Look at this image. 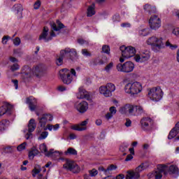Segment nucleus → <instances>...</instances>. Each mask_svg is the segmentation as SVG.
Wrapping results in <instances>:
<instances>
[{
	"mask_svg": "<svg viewBox=\"0 0 179 179\" xmlns=\"http://www.w3.org/2000/svg\"><path fill=\"white\" fill-rule=\"evenodd\" d=\"M128 149V145H122L120 147V152H125Z\"/></svg>",
	"mask_w": 179,
	"mask_h": 179,
	"instance_id": "54",
	"label": "nucleus"
},
{
	"mask_svg": "<svg viewBox=\"0 0 179 179\" xmlns=\"http://www.w3.org/2000/svg\"><path fill=\"white\" fill-rule=\"evenodd\" d=\"M122 27H131V24L128 22L122 23L121 24Z\"/></svg>",
	"mask_w": 179,
	"mask_h": 179,
	"instance_id": "62",
	"label": "nucleus"
},
{
	"mask_svg": "<svg viewBox=\"0 0 179 179\" xmlns=\"http://www.w3.org/2000/svg\"><path fill=\"white\" fill-rule=\"evenodd\" d=\"M133 159H134V157L132 156V155H128L124 160H125V162H129L130 160H132Z\"/></svg>",
	"mask_w": 179,
	"mask_h": 179,
	"instance_id": "57",
	"label": "nucleus"
},
{
	"mask_svg": "<svg viewBox=\"0 0 179 179\" xmlns=\"http://www.w3.org/2000/svg\"><path fill=\"white\" fill-rule=\"evenodd\" d=\"M34 152H38V150L34 149L29 152V159H34Z\"/></svg>",
	"mask_w": 179,
	"mask_h": 179,
	"instance_id": "50",
	"label": "nucleus"
},
{
	"mask_svg": "<svg viewBox=\"0 0 179 179\" xmlns=\"http://www.w3.org/2000/svg\"><path fill=\"white\" fill-rule=\"evenodd\" d=\"M46 156H48V157H59L60 155L59 152H53V150H51L49 152L46 153Z\"/></svg>",
	"mask_w": 179,
	"mask_h": 179,
	"instance_id": "29",
	"label": "nucleus"
},
{
	"mask_svg": "<svg viewBox=\"0 0 179 179\" xmlns=\"http://www.w3.org/2000/svg\"><path fill=\"white\" fill-rule=\"evenodd\" d=\"M36 127L37 124H36V120L34 119H31L28 124V132L25 135L26 139L28 140L33 138V134H31V132H34Z\"/></svg>",
	"mask_w": 179,
	"mask_h": 179,
	"instance_id": "14",
	"label": "nucleus"
},
{
	"mask_svg": "<svg viewBox=\"0 0 179 179\" xmlns=\"http://www.w3.org/2000/svg\"><path fill=\"white\" fill-rule=\"evenodd\" d=\"M166 46L169 47V48H171V50H176V48H177V45L171 44L170 41H167L166 42Z\"/></svg>",
	"mask_w": 179,
	"mask_h": 179,
	"instance_id": "42",
	"label": "nucleus"
},
{
	"mask_svg": "<svg viewBox=\"0 0 179 179\" xmlns=\"http://www.w3.org/2000/svg\"><path fill=\"white\" fill-rule=\"evenodd\" d=\"M81 52L84 57H92V53L87 49H83Z\"/></svg>",
	"mask_w": 179,
	"mask_h": 179,
	"instance_id": "40",
	"label": "nucleus"
},
{
	"mask_svg": "<svg viewBox=\"0 0 179 179\" xmlns=\"http://www.w3.org/2000/svg\"><path fill=\"white\" fill-rule=\"evenodd\" d=\"M102 52L110 55V46L108 45H103L102 46Z\"/></svg>",
	"mask_w": 179,
	"mask_h": 179,
	"instance_id": "36",
	"label": "nucleus"
},
{
	"mask_svg": "<svg viewBox=\"0 0 179 179\" xmlns=\"http://www.w3.org/2000/svg\"><path fill=\"white\" fill-rule=\"evenodd\" d=\"M26 145H27L26 142L22 143L17 147V150H18V152H22V150H24L26 149Z\"/></svg>",
	"mask_w": 179,
	"mask_h": 179,
	"instance_id": "39",
	"label": "nucleus"
},
{
	"mask_svg": "<svg viewBox=\"0 0 179 179\" xmlns=\"http://www.w3.org/2000/svg\"><path fill=\"white\" fill-rule=\"evenodd\" d=\"M54 117L51 114H43L41 117H38V121H39V125L41 128H44V131H45V125L47 124L48 121H52Z\"/></svg>",
	"mask_w": 179,
	"mask_h": 179,
	"instance_id": "13",
	"label": "nucleus"
},
{
	"mask_svg": "<svg viewBox=\"0 0 179 179\" xmlns=\"http://www.w3.org/2000/svg\"><path fill=\"white\" fill-rule=\"evenodd\" d=\"M40 171H41V169L40 168V166L35 167L33 170H32V176L33 177H36V176H37V174H39Z\"/></svg>",
	"mask_w": 179,
	"mask_h": 179,
	"instance_id": "38",
	"label": "nucleus"
},
{
	"mask_svg": "<svg viewBox=\"0 0 179 179\" xmlns=\"http://www.w3.org/2000/svg\"><path fill=\"white\" fill-rule=\"evenodd\" d=\"M26 103L28 104L31 111H35V110H37V99L34 96L27 97L26 99Z\"/></svg>",
	"mask_w": 179,
	"mask_h": 179,
	"instance_id": "15",
	"label": "nucleus"
},
{
	"mask_svg": "<svg viewBox=\"0 0 179 179\" xmlns=\"http://www.w3.org/2000/svg\"><path fill=\"white\" fill-rule=\"evenodd\" d=\"M63 167L67 170V171H72V173H79V171H80L79 166L71 160H66Z\"/></svg>",
	"mask_w": 179,
	"mask_h": 179,
	"instance_id": "11",
	"label": "nucleus"
},
{
	"mask_svg": "<svg viewBox=\"0 0 179 179\" xmlns=\"http://www.w3.org/2000/svg\"><path fill=\"white\" fill-rule=\"evenodd\" d=\"M87 120L83 121L80 124H76L74 126H72V129H74V131H85L86 129V125H87Z\"/></svg>",
	"mask_w": 179,
	"mask_h": 179,
	"instance_id": "19",
	"label": "nucleus"
},
{
	"mask_svg": "<svg viewBox=\"0 0 179 179\" xmlns=\"http://www.w3.org/2000/svg\"><path fill=\"white\" fill-rule=\"evenodd\" d=\"M140 124L143 131H152L153 129V120L150 117H143Z\"/></svg>",
	"mask_w": 179,
	"mask_h": 179,
	"instance_id": "10",
	"label": "nucleus"
},
{
	"mask_svg": "<svg viewBox=\"0 0 179 179\" xmlns=\"http://www.w3.org/2000/svg\"><path fill=\"white\" fill-rule=\"evenodd\" d=\"M89 93L83 90V88H79V92L77 94V99H86L89 100Z\"/></svg>",
	"mask_w": 179,
	"mask_h": 179,
	"instance_id": "20",
	"label": "nucleus"
},
{
	"mask_svg": "<svg viewBox=\"0 0 179 179\" xmlns=\"http://www.w3.org/2000/svg\"><path fill=\"white\" fill-rule=\"evenodd\" d=\"M55 22H51V31H50V36L47 37L48 36V27H45L43 28V31L39 36V40H44L45 42L50 41V40H52V37H55V32L54 31H59L62 29H65V25L62 24L59 20H57Z\"/></svg>",
	"mask_w": 179,
	"mask_h": 179,
	"instance_id": "1",
	"label": "nucleus"
},
{
	"mask_svg": "<svg viewBox=\"0 0 179 179\" xmlns=\"http://www.w3.org/2000/svg\"><path fill=\"white\" fill-rule=\"evenodd\" d=\"M13 83H14V86L15 87V89H17L19 86V81L17 80H12Z\"/></svg>",
	"mask_w": 179,
	"mask_h": 179,
	"instance_id": "58",
	"label": "nucleus"
},
{
	"mask_svg": "<svg viewBox=\"0 0 179 179\" xmlns=\"http://www.w3.org/2000/svg\"><path fill=\"white\" fill-rule=\"evenodd\" d=\"M175 129H176L179 132V122H178L175 127H173Z\"/></svg>",
	"mask_w": 179,
	"mask_h": 179,
	"instance_id": "64",
	"label": "nucleus"
},
{
	"mask_svg": "<svg viewBox=\"0 0 179 179\" xmlns=\"http://www.w3.org/2000/svg\"><path fill=\"white\" fill-rule=\"evenodd\" d=\"M141 177L139 172L136 171H128V174L126 176V179H138Z\"/></svg>",
	"mask_w": 179,
	"mask_h": 179,
	"instance_id": "25",
	"label": "nucleus"
},
{
	"mask_svg": "<svg viewBox=\"0 0 179 179\" xmlns=\"http://www.w3.org/2000/svg\"><path fill=\"white\" fill-rule=\"evenodd\" d=\"M58 90H59V92H65V90H66V87H65L61 85V86H59V87H58Z\"/></svg>",
	"mask_w": 179,
	"mask_h": 179,
	"instance_id": "60",
	"label": "nucleus"
},
{
	"mask_svg": "<svg viewBox=\"0 0 179 179\" xmlns=\"http://www.w3.org/2000/svg\"><path fill=\"white\" fill-rule=\"evenodd\" d=\"M114 66V63L110 62L109 63L106 67H105V71L106 72H110V70Z\"/></svg>",
	"mask_w": 179,
	"mask_h": 179,
	"instance_id": "44",
	"label": "nucleus"
},
{
	"mask_svg": "<svg viewBox=\"0 0 179 179\" xmlns=\"http://www.w3.org/2000/svg\"><path fill=\"white\" fill-rule=\"evenodd\" d=\"M116 169H117V166H115L114 164H111L106 169H104V171L105 173H107V171H113V170H115Z\"/></svg>",
	"mask_w": 179,
	"mask_h": 179,
	"instance_id": "41",
	"label": "nucleus"
},
{
	"mask_svg": "<svg viewBox=\"0 0 179 179\" xmlns=\"http://www.w3.org/2000/svg\"><path fill=\"white\" fill-rule=\"evenodd\" d=\"M39 149L41 153H45V156H47V153L50 152V151L47 150V145H45V143L41 144L39 146Z\"/></svg>",
	"mask_w": 179,
	"mask_h": 179,
	"instance_id": "31",
	"label": "nucleus"
},
{
	"mask_svg": "<svg viewBox=\"0 0 179 179\" xmlns=\"http://www.w3.org/2000/svg\"><path fill=\"white\" fill-rule=\"evenodd\" d=\"M94 3H92L91 6H88V8L87 10V16L88 17H92V16H94V15H96V10Z\"/></svg>",
	"mask_w": 179,
	"mask_h": 179,
	"instance_id": "27",
	"label": "nucleus"
},
{
	"mask_svg": "<svg viewBox=\"0 0 179 179\" xmlns=\"http://www.w3.org/2000/svg\"><path fill=\"white\" fill-rule=\"evenodd\" d=\"M68 54V52L66 51V48L64 50H62L60 51L59 56H57L56 64L59 66L62 65L64 64V58H65V56Z\"/></svg>",
	"mask_w": 179,
	"mask_h": 179,
	"instance_id": "18",
	"label": "nucleus"
},
{
	"mask_svg": "<svg viewBox=\"0 0 179 179\" xmlns=\"http://www.w3.org/2000/svg\"><path fill=\"white\" fill-rule=\"evenodd\" d=\"M173 34L175 36H177L178 37H179V29H173Z\"/></svg>",
	"mask_w": 179,
	"mask_h": 179,
	"instance_id": "61",
	"label": "nucleus"
},
{
	"mask_svg": "<svg viewBox=\"0 0 179 179\" xmlns=\"http://www.w3.org/2000/svg\"><path fill=\"white\" fill-rule=\"evenodd\" d=\"M139 34L140 36H148V31H146L145 29H143L139 31Z\"/></svg>",
	"mask_w": 179,
	"mask_h": 179,
	"instance_id": "52",
	"label": "nucleus"
},
{
	"mask_svg": "<svg viewBox=\"0 0 179 179\" xmlns=\"http://www.w3.org/2000/svg\"><path fill=\"white\" fill-rule=\"evenodd\" d=\"M167 166L165 164H159L157 165V170L155 171L154 176L155 179H160L163 177L162 173H164Z\"/></svg>",
	"mask_w": 179,
	"mask_h": 179,
	"instance_id": "16",
	"label": "nucleus"
},
{
	"mask_svg": "<svg viewBox=\"0 0 179 179\" xmlns=\"http://www.w3.org/2000/svg\"><path fill=\"white\" fill-rule=\"evenodd\" d=\"M76 108L79 113H86L87 108H89V104L87 102L83 101L79 103H76Z\"/></svg>",
	"mask_w": 179,
	"mask_h": 179,
	"instance_id": "17",
	"label": "nucleus"
},
{
	"mask_svg": "<svg viewBox=\"0 0 179 179\" xmlns=\"http://www.w3.org/2000/svg\"><path fill=\"white\" fill-rule=\"evenodd\" d=\"M99 92L101 94H103L104 97H111L113 96V93L109 92L108 90L105 86H101L99 87Z\"/></svg>",
	"mask_w": 179,
	"mask_h": 179,
	"instance_id": "26",
	"label": "nucleus"
},
{
	"mask_svg": "<svg viewBox=\"0 0 179 179\" xmlns=\"http://www.w3.org/2000/svg\"><path fill=\"white\" fill-rule=\"evenodd\" d=\"M19 68H20L19 64H14L13 66H11L10 69L13 72H15V71H17Z\"/></svg>",
	"mask_w": 179,
	"mask_h": 179,
	"instance_id": "48",
	"label": "nucleus"
},
{
	"mask_svg": "<svg viewBox=\"0 0 179 179\" xmlns=\"http://www.w3.org/2000/svg\"><path fill=\"white\" fill-rule=\"evenodd\" d=\"M36 135L38 136V141H43L48 136V131H41V129L40 128H38L36 130Z\"/></svg>",
	"mask_w": 179,
	"mask_h": 179,
	"instance_id": "23",
	"label": "nucleus"
},
{
	"mask_svg": "<svg viewBox=\"0 0 179 179\" xmlns=\"http://www.w3.org/2000/svg\"><path fill=\"white\" fill-rule=\"evenodd\" d=\"M179 132L173 127L169 132L168 139H173V138H176Z\"/></svg>",
	"mask_w": 179,
	"mask_h": 179,
	"instance_id": "28",
	"label": "nucleus"
},
{
	"mask_svg": "<svg viewBox=\"0 0 179 179\" xmlns=\"http://www.w3.org/2000/svg\"><path fill=\"white\" fill-rule=\"evenodd\" d=\"M113 115H112L110 113H106V120H111V118H113Z\"/></svg>",
	"mask_w": 179,
	"mask_h": 179,
	"instance_id": "59",
	"label": "nucleus"
},
{
	"mask_svg": "<svg viewBox=\"0 0 179 179\" xmlns=\"http://www.w3.org/2000/svg\"><path fill=\"white\" fill-rule=\"evenodd\" d=\"M66 51L69 54L70 59L73 61V59H76L78 58V52L76 49H71L69 48H66Z\"/></svg>",
	"mask_w": 179,
	"mask_h": 179,
	"instance_id": "24",
	"label": "nucleus"
},
{
	"mask_svg": "<svg viewBox=\"0 0 179 179\" xmlns=\"http://www.w3.org/2000/svg\"><path fill=\"white\" fill-rule=\"evenodd\" d=\"M59 75L63 83H64L65 85H71V83H72V80H73V78H72V76H71V73H69V70H68V69H62L59 71Z\"/></svg>",
	"mask_w": 179,
	"mask_h": 179,
	"instance_id": "8",
	"label": "nucleus"
},
{
	"mask_svg": "<svg viewBox=\"0 0 179 179\" xmlns=\"http://www.w3.org/2000/svg\"><path fill=\"white\" fill-rule=\"evenodd\" d=\"M34 75L36 76V78H41L44 75V69H43L42 66H36L34 69Z\"/></svg>",
	"mask_w": 179,
	"mask_h": 179,
	"instance_id": "21",
	"label": "nucleus"
},
{
	"mask_svg": "<svg viewBox=\"0 0 179 179\" xmlns=\"http://www.w3.org/2000/svg\"><path fill=\"white\" fill-rule=\"evenodd\" d=\"M7 122L8 120H2L1 122H0V131H5Z\"/></svg>",
	"mask_w": 179,
	"mask_h": 179,
	"instance_id": "37",
	"label": "nucleus"
},
{
	"mask_svg": "<svg viewBox=\"0 0 179 179\" xmlns=\"http://www.w3.org/2000/svg\"><path fill=\"white\" fill-rule=\"evenodd\" d=\"M89 173L91 177H95V176H97V170L96 169H92L91 171H89Z\"/></svg>",
	"mask_w": 179,
	"mask_h": 179,
	"instance_id": "49",
	"label": "nucleus"
},
{
	"mask_svg": "<svg viewBox=\"0 0 179 179\" xmlns=\"http://www.w3.org/2000/svg\"><path fill=\"white\" fill-rule=\"evenodd\" d=\"M148 45H152L156 50H162L164 48V42H163V38H157L156 36H152L147 41Z\"/></svg>",
	"mask_w": 179,
	"mask_h": 179,
	"instance_id": "5",
	"label": "nucleus"
},
{
	"mask_svg": "<svg viewBox=\"0 0 179 179\" xmlns=\"http://www.w3.org/2000/svg\"><path fill=\"white\" fill-rule=\"evenodd\" d=\"M143 170H145V166H143V164H141L135 169V171L139 173H142Z\"/></svg>",
	"mask_w": 179,
	"mask_h": 179,
	"instance_id": "43",
	"label": "nucleus"
},
{
	"mask_svg": "<svg viewBox=\"0 0 179 179\" xmlns=\"http://www.w3.org/2000/svg\"><path fill=\"white\" fill-rule=\"evenodd\" d=\"M125 127H131L132 125V121L129 120V118L126 119V122L124 123Z\"/></svg>",
	"mask_w": 179,
	"mask_h": 179,
	"instance_id": "51",
	"label": "nucleus"
},
{
	"mask_svg": "<svg viewBox=\"0 0 179 179\" xmlns=\"http://www.w3.org/2000/svg\"><path fill=\"white\" fill-rule=\"evenodd\" d=\"M66 155H73L76 156V155H78V151L73 148H69L66 152Z\"/></svg>",
	"mask_w": 179,
	"mask_h": 179,
	"instance_id": "32",
	"label": "nucleus"
},
{
	"mask_svg": "<svg viewBox=\"0 0 179 179\" xmlns=\"http://www.w3.org/2000/svg\"><path fill=\"white\" fill-rule=\"evenodd\" d=\"M113 22H120L121 20V17L120 16V14H115L113 17Z\"/></svg>",
	"mask_w": 179,
	"mask_h": 179,
	"instance_id": "45",
	"label": "nucleus"
},
{
	"mask_svg": "<svg viewBox=\"0 0 179 179\" xmlns=\"http://www.w3.org/2000/svg\"><path fill=\"white\" fill-rule=\"evenodd\" d=\"M119 111L121 113V114H127V115H131L133 117L142 115V114L145 113V110L142 106L132 105L131 103H127L122 106Z\"/></svg>",
	"mask_w": 179,
	"mask_h": 179,
	"instance_id": "2",
	"label": "nucleus"
},
{
	"mask_svg": "<svg viewBox=\"0 0 179 179\" xmlns=\"http://www.w3.org/2000/svg\"><path fill=\"white\" fill-rule=\"evenodd\" d=\"M169 171L172 174H177L178 173V167L176 166L175 165H171L169 167Z\"/></svg>",
	"mask_w": 179,
	"mask_h": 179,
	"instance_id": "35",
	"label": "nucleus"
},
{
	"mask_svg": "<svg viewBox=\"0 0 179 179\" xmlns=\"http://www.w3.org/2000/svg\"><path fill=\"white\" fill-rule=\"evenodd\" d=\"M124 174H119L117 177L116 179H124Z\"/></svg>",
	"mask_w": 179,
	"mask_h": 179,
	"instance_id": "63",
	"label": "nucleus"
},
{
	"mask_svg": "<svg viewBox=\"0 0 179 179\" xmlns=\"http://www.w3.org/2000/svg\"><path fill=\"white\" fill-rule=\"evenodd\" d=\"M150 59V52L145 50L142 52L140 55H136L134 59L136 62H146Z\"/></svg>",
	"mask_w": 179,
	"mask_h": 179,
	"instance_id": "12",
	"label": "nucleus"
},
{
	"mask_svg": "<svg viewBox=\"0 0 179 179\" xmlns=\"http://www.w3.org/2000/svg\"><path fill=\"white\" fill-rule=\"evenodd\" d=\"M78 44H80L82 45L85 44L86 43H87V41H85V39H83V38H78Z\"/></svg>",
	"mask_w": 179,
	"mask_h": 179,
	"instance_id": "55",
	"label": "nucleus"
},
{
	"mask_svg": "<svg viewBox=\"0 0 179 179\" xmlns=\"http://www.w3.org/2000/svg\"><path fill=\"white\" fill-rule=\"evenodd\" d=\"M142 84L139 82L129 83L124 86V92L131 96H136L142 92Z\"/></svg>",
	"mask_w": 179,
	"mask_h": 179,
	"instance_id": "3",
	"label": "nucleus"
},
{
	"mask_svg": "<svg viewBox=\"0 0 179 179\" xmlns=\"http://www.w3.org/2000/svg\"><path fill=\"white\" fill-rule=\"evenodd\" d=\"M109 111L112 115L117 114V108L115 106H112L109 108Z\"/></svg>",
	"mask_w": 179,
	"mask_h": 179,
	"instance_id": "46",
	"label": "nucleus"
},
{
	"mask_svg": "<svg viewBox=\"0 0 179 179\" xmlns=\"http://www.w3.org/2000/svg\"><path fill=\"white\" fill-rule=\"evenodd\" d=\"M8 110H9V108H8V106L4 105L0 107V117H1V115H3L5 114H6V112L8 111Z\"/></svg>",
	"mask_w": 179,
	"mask_h": 179,
	"instance_id": "34",
	"label": "nucleus"
},
{
	"mask_svg": "<svg viewBox=\"0 0 179 179\" xmlns=\"http://www.w3.org/2000/svg\"><path fill=\"white\" fill-rule=\"evenodd\" d=\"M144 10L148 12V13H152L155 11V8H152V6L149 4H145L143 8Z\"/></svg>",
	"mask_w": 179,
	"mask_h": 179,
	"instance_id": "33",
	"label": "nucleus"
},
{
	"mask_svg": "<svg viewBox=\"0 0 179 179\" xmlns=\"http://www.w3.org/2000/svg\"><path fill=\"white\" fill-rule=\"evenodd\" d=\"M105 87L110 93H113V92H115V85H114L113 83H107L105 85Z\"/></svg>",
	"mask_w": 179,
	"mask_h": 179,
	"instance_id": "30",
	"label": "nucleus"
},
{
	"mask_svg": "<svg viewBox=\"0 0 179 179\" xmlns=\"http://www.w3.org/2000/svg\"><path fill=\"white\" fill-rule=\"evenodd\" d=\"M13 9L17 17H22V15L23 13V7L22 6V4H15L13 6Z\"/></svg>",
	"mask_w": 179,
	"mask_h": 179,
	"instance_id": "22",
	"label": "nucleus"
},
{
	"mask_svg": "<svg viewBox=\"0 0 179 179\" xmlns=\"http://www.w3.org/2000/svg\"><path fill=\"white\" fill-rule=\"evenodd\" d=\"M13 43L15 45H20V38L17 37L14 39Z\"/></svg>",
	"mask_w": 179,
	"mask_h": 179,
	"instance_id": "53",
	"label": "nucleus"
},
{
	"mask_svg": "<svg viewBox=\"0 0 179 179\" xmlns=\"http://www.w3.org/2000/svg\"><path fill=\"white\" fill-rule=\"evenodd\" d=\"M8 38H9L8 36H5L3 37V38H2L3 44H6V43H8Z\"/></svg>",
	"mask_w": 179,
	"mask_h": 179,
	"instance_id": "56",
	"label": "nucleus"
},
{
	"mask_svg": "<svg viewBox=\"0 0 179 179\" xmlns=\"http://www.w3.org/2000/svg\"><path fill=\"white\" fill-rule=\"evenodd\" d=\"M120 49L122 51L123 58H131V57H135L136 54V50L132 46L125 47V45H122Z\"/></svg>",
	"mask_w": 179,
	"mask_h": 179,
	"instance_id": "7",
	"label": "nucleus"
},
{
	"mask_svg": "<svg viewBox=\"0 0 179 179\" xmlns=\"http://www.w3.org/2000/svg\"><path fill=\"white\" fill-rule=\"evenodd\" d=\"M116 69L118 72H124V73H129L133 72L135 69V64L132 62H126L123 64H118L116 66Z\"/></svg>",
	"mask_w": 179,
	"mask_h": 179,
	"instance_id": "6",
	"label": "nucleus"
},
{
	"mask_svg": "<svg viewBox=\"0 0 179 179\" xmlns=\"http://www.w3.org/2000/svg\"><path fill=\"white\" fill-rule=\"evenodd\" d=\"M148 97L152 101H160L163 98V90L160 87H152L148 91Z\"/></svg>",
	"mask_w": 179,
	"mask_h": 179,
	"instance_id": "4",
	"label": "nucleus"
},
{
	"mask_svg": "<svg viewBox=\"0 0 179 179\" xmlns=\"http://www.w3.org/2000/svg\"><path fill=\"white\" fill-rule=\"evenodd\" d=\"M149 24L152 30H157L162 26V20L159 16L154 15L150 17L149 20Z\"/></svg>",
	"mask_w": 179,
	"mask_h": 179,
	"instance_id": "9",
	"label": "nucleus"
},
{
	"mask_svg": "<svg viewBox=\"0 0 179 179\" xmlns=\"http://www.w3.org/2000/svg\"><path fill=\"white\" fill-rule=\"evenodd\" d=\"M40 6H41V1L40 0H38L34 4V9H38Z\"/></svg>",
	"mask_w": 179,
	"mask_h": 179,
	"instance_id": "47",
	"label": "nucleus"
}]
</instances>
